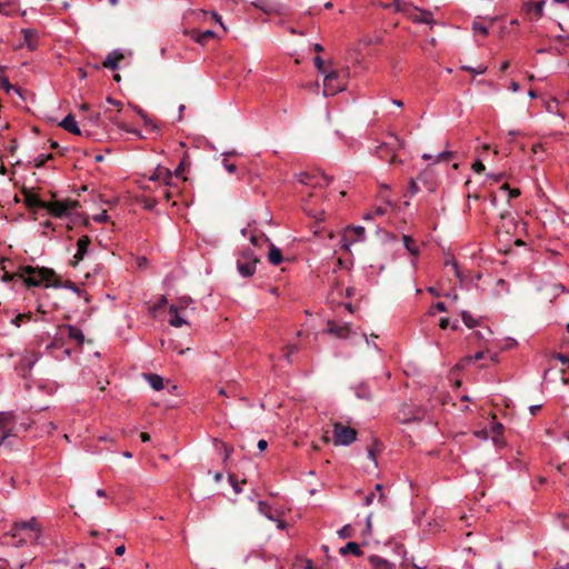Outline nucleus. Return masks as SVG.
Wrapping results in <instances>:
<instances>
[{
  "mask_svg": "<svg viewBox=\"0 0 569 569\" xmlns=\"http://www.w3.org/2000/svg\"><path fill=\"white\" fill-rule=\"evenodd\" d=\"M355 395L358 399L365 400V401H371L372 400V391L371 388L367 382H360L357 386L353 387Z\"/></svg>",
  "mask_w": 569,
  "mask_h": 569,
  "instance_id": "nucleus-28",
  "label": "nucleus"
},
{
  "mask_svg": "<svg viewBox=\"0 0 569 569\" xmlns=\"http://www.w3.org/2000/svg\"><path fill=\"white\" fill-rule=\"evenodd\" d=\"M445 266H451L453 271H455V276L457 278H459V279L462 278V273H461V270H460V267H459V262L456 260V258L453 256H450V257L446 258Z\"/></svg>",
  "mask_w": 569,
  "mask_h": 569,
  "instance_id": "nucleus-44",
  "label": "nucleus"
},
{
  "mask_svg": "<svg viewBox=\"0 0 569 569\" xmlns=\"http://www.w3.org/2000/svg\"><path fill=\"white\" fill-rule=\"evenodd\" d=\"M345 87H346L345 78L341 77V74L338 71L331 70V71L325 73V79H323V96L325 97L335 96L338 92L345 90Z\"/></svg>",
  "mask_w": 569,
  "mask_h": 569,
  "instance_id": "nucleus-6",
  "label": "nucleus"
},
{
  "mask_svg": "<svg viewBox=\"0 0 569 569\" xmlns=\"http://www.w3.org/2000/svg\"><path fill=\"white\" fill-rule=\"evenodd\" d=\"M92 219L98 223H106L109 221V216L107 211L103 210L101 213L93 216Z\"/></svg>",
  "mask_w": 569,
  "mask_h": 569,
  "instance_id": "nucleus-59",
  "label": "nucleus"
},
{
  "mask_svg": "<svg viewBox=\"0 0 569 569\" xmlns=\"http://www.w3.org/2000/svg\"><path fill=\"white\" fill-rule=\"evenodd\" d=\"M339 552L341 556H347L351 553L356 557H360L363 555V551L360 548L359 543L355 541L347 542L343 547L340 548Z\"/></svg>",
  "mask_w": 569,
  "mask_h": 569,
  "instance_id": "nucleus-32",
  "label": "nucleus"
},
{
  "mask_svg": "<svg viewBox=\"0 0 569 569\" xmlns=\"http://www.w3.org/2000/svg\"><path fill=\"white\" fill-rule=\"evenodd\" d=\"M426 410L421 406L412 402H403L397 412V420L400 423L408 425L416 421L423 420Z\"/></svg>",
  "mask_w": 569,
  "mask_h": 569,
  "instance_id": "nucleus-5",
  "label": "nucleus"
},
{
  "mask_svg": "<svg viewBox=\"0 0 569 569\" xmlns=\"http://www.w3.org/2000/svg\"><path fill=\"white\" fill-rule=\"evenodd\" d=\"M545 4V0L526 1L520 8V13L526 20L536 22L542 18Z\"/></svg>",
  "mask_w": 569,
  "mask_h": 569,
  "instance_id": "nucleus-8",
  "label": "nucleus"
},
{
  "mask_svg": "<svg viewBox=\"0 0 569 569\" xmlns=\"http://www.w3.org/2000/svg\"><path fill=\"white\" fill-rule=\"evenodd\" d=\"M486 330H487V335H483V332H481V331H473V332H472V336H473L476 339H478V340H485V341H488V340H489V338L493 335V332H492V330H491L489 327H487V328H486Z\"/></svg>",
  "mask_w": 569,
  "mask_h": 569,
  "instance_id": "nucleus-55",
  "label": "nucleus"
},
{
  "mask_svg": "<svg viewBox=\"0 0 569 569\" xmlns=\"http://www.w3.org/2000/svg\"><path fill=\"white\" fill-rule=\"evenodd\" d=\"M11 538L10 545L20 548L27 545H37L42 536V527L36 517L29 520L16 521L7 533Z\"/></svg>",
  "mask_w": 569,
  "mask_h": 569,
  "instance_id": "nucleus-1",
  "label": "nucleus"
},
{
  "mask_svg": "<svg viewBox=\"0 0 569 569\" xmlns=\"http://www.w3.org/2000/svg\"><path fill=\"white\" fill-rule=\"evenodd\" d=\"M14 415L12 411L0 412V445H2L7 438L13 436L12 428L9 426L13 425Z\"/></svg>",
  "mask_w": 569,
  "mask_h": 569,
  "instance_id": "nucleus-15",
  "label": "nucleus"
},
{
  "mask_svg": "<svg viewBox=\"0 0 569 569\" xmlns=\"http://www.w3.org/2000/svg\"><path fill=\"white\" fill-rule=\"evenodd\" d=\"M253 7L263 11L264 13L267 14H272V13H276V14H279V16H284L288 13V9L286 6L279 3V2H276V1H271V0H254L252 2Z\"/></svg>",
  "mask_w": 569,
  "mask_h": 569,
  "instance_id": "nucleus-12",
  "label": "nucleus"
},
{
  "mask_svg": "<svg viewBox=\"0 0 569 569\" xmlns=\"http://www.w3.org/2000/svg\"><path fill=\"white\" fill-rule=\"evenodd\" d=\"M357 433L355 428L337 422L333 426V442L338 446H349L357 440Z\"/></svg>",
  "mask_w": 569,
  "mask_h": 569,
  "instance_id": "nucleus-7",
  "label": "nucleus"
},
{
  "mask_svg": "<svg viewBox=\"0 0 569 569\" xmlns=\"http://www.w3.org/2000/svg\"><path fill=\"white\" fill-rule=\"evenodd\" d=\"M24 203L29 209H44L47 207V201L32 192L24 193Z\"/></svg>",
  "mask_w": 569,
  "mask_h": 569,
  "instance_id": "nucleus-26",
  "label": "nucleus"
},
{
  "mask_svg": "<svg viewBox=\"0 0 569 569\" xmlns=\"http://www.w3.org/2000/svg\"><path fill=\"white\" fill-rule=\"evenodd\" d=\"M298 182L312 186V187H323L329 186L332 181V177L326 174L325 172L311 173V172H300L297 174Z\"/></svg>",
  "mask_w": 569,
  "mask_h": 569,
  "instance_id": "nucleus-9",
  "label": "nucleus"
},
{
  "mask_svg": "<svg viewBox=\"0 0 569 569\" xmlns=\"http://www.w3.org/2000/svg\"><path fill=\"white\" fill-rule=\"evenodd\" d=\"M433 20L432 18V13L430 11H421V13L419 14V17L415 18V22H419V23H431Z\"/></svg>",
  "mask_w": 569,
  "mask_h": 569,
  "instance_id": "nucleus-49",
  "label": "nucleus"
},
{
  "mask_svg": "<svg viewBox=\"0 0 569 569\" xmlns=\"http://www.w3.org/2000/svg\"><path fill=\"white\" fill-rule=\"evenodd\" d=\"M500 218H501L502 221H508L509 223H511L513 226V228H516L515 218L512 217L510 211L502 212L500 214Z\"/></svg>",
  "mask_w": 569,
  "mask_h": 569,
  "instance_id": "nucleus-62",
  "label": "nucleus"
},
{
  "mask_svg": "<svg viewBox=\"0 0 569 569\" xmlns=\"http://www.w3.org/2000/svg\"><path fill=\"white\" fill-rule=\"evenodd\" d=\"M142 377L144 378V380L148 381V383L153 390L160 391L164 388L163 378L161 376L149 372L142 373Z\"/></svg>",
  "mask_w": 569,
  "mask_h": 569,
  "instance_id": "nucleus-30",
  "label": "nucleus"
},
{
  "mask_svg": "<svg viewBox=\"0 0 569 569\" xmlns=\"http://www.w3.org/2000/svg\"><path fill=\"white\" fill-rule=\"evenodd\" d=\"M480 17H477L473 22H472V30L475 32H479L480 34H482L483 37H488L489 36V28L487 26H485L483 23H481L479 21Z\"/></svg>",
  "mask_w": 569,
  "mask_h": 569,
  "instance_id": "nucleus-43",
  "label": "nucleus"
},
{
  "mask_svg": "<svg viewBox=\"0 0 569 569\" xmlns=\"http://www.w3.org/2000/svg\"><path fill=\"white\" fill-rule=\"evenodd\" d=\"M461 69L472 74H483L487 71V67L483 64H480L477 68L470 66H462Z\"/></svg>",
  "mask_w": 569,
  "mask_h": 569,
  "instance_id": "nucleus-51",
  "label": "nucleus"
},
{
  "mask_svg": "<svg viewBox=\"0 0 569 569\" xmlns=\"http://www.w3.org/2000/svg\"><path fill=\"white\" fill-rule=\"evenodd\" d=\"M180 311H182V310L179 309L178 305H171L169 307L170 318H169L168 322L170 326H172L174 328H180L183 325H189V322L180 316Z\"/></svg>",
  "mask_w": 569,
  "mask_h": 569,
  "instance_id": "nucleus-21",
  "label": "nucleus"
},
{
  "mask_svg": "<svg viewBox=\"0 0 569 569\" xmlns=\"http://www.w3.org/2000/svg\"><path fill=\"white\" fill-rule=\"evenodd\" d=\"M151 181H161L162 184L171 186L172 181V171L162 166H158L152 174L149 177Z\"/></svg>",
  "mask_w": 569,
  "mask_h": 569,
  "instance_id": "nucleus-20",
  "label": "nucleus"
},
{
  "mask_svg": "<svg viewBox=\"0 0 569 569\" xmlns=\"http://www.w3.org/2000/svg\"><path fill=\"white\" fill-rule=\"evenodd\" d=\"M402 240L405 248L411 256L418 257L420 254V249L411 236L403 234Z\"/></svg>",
  "mask_w": 569,
  "mask_h": 569,
  "instance_id": "nucleus-36",
  "label": "nucleus"
},
{
  "mask_svg": "<svg viewBox=\"0 0 569 569\" xmlns=\"http://www.w3.org/2000/svg\"><path fill=\"white\" fill-rule=\"evenodd\" d=\"M259 511L270 520H276L272 507L266 501H259Z\"/></svg>",
  "mask_w": 569,
  "mask_h": 569,
  "instance_id": "nucleus-41",
  "label": "nucleus"
},
{
  "mask_svg": "<svg viewBox=\"0 0 569 569\" xmlns=\"http://www.w3.org/2000/svg\"><path fill=\"white\" fill-rule=\"evenodd\" d=\"M187 34L197 43L201 46H206L210 40L217 37L216 32L212 30L201 31L199 29H191L187 32Z\"/></svg>",
  "mask_w": 569,
  "mask_h": 569,
  "instance_id": "nucleus-19",
  "label": "nucleus"
},
{
  "mask_svg": "<svg viewBox=\"0 0 569 569\" xmlns=\"http://www.w3.org/2000/svg\"><path fill=\"white\" fill-rule=\"evenodd\" d=\"M338 535L341 539H347L352 536V529L350 525L343 526L341 529H339Z\"/></svg>",
  "mask_w": 569,
  "mask_h": 569,
  "instance_id": "nucleus-58",
  "label": "nucleus"
},
{
  "mask_svg": "<svg viewBox=\"0 0 569 569\" xmlns=\"http://www.w3.org/2000/svg\"><path fill=\"white\" fill-rule=\"evenodd\" d=\"M24 44L29 50H36L38 46V36L34 29H22Z\"/></svg>",
  "mask_w": 569,
  "mask_h": 569,
  "instance_id": "nucleus-31",
  "label": "nucleus"
},
{
  "mask_svg": "<svg viewBox=\"0 0 569 569\" xmlns=\"http://www.w3.org/2000/svg\"><path fill=\"white\" fill-rule=\"evenodd\" d=\"M383 489H385L383 485H381V483H377V485L375 486V491H373V492H378V493H379V495H378V501H379L380 503H382V505H386V503H387V497H386V495L383 493Z\"/></svg>",
  "mask_w": 569,
  "mask_h": 569,
  "instance_id": "nucleus-54",
  "label": "nucleus"
},
{
  "mask_svg": "<svg viewBox=\"0 0 569 569\" xmlns=\"http://www.w3.org/2000/svg\"><path fill=\"white\" fill-rule=\"evenodd\" d=\"M223 448V461L226 462L233 453V447L222 442Z\"/></svg>",
  "mask_w": 569,
  "mask_h": 569,
  "instance_id": "nucleus-60",
  "label": "nucleus"
},
{
  "mask_svg": "<svg viewBox=\"0 0 569 569\" xmlns=\"http://www.w3.org/2000/svg\"><path fill=\"white\" fill-rule=\"evenodd\" d=\"M456 152L453 151H442V152H439L437 154V162H440V161H449L453 158H456Z\"/></svg>",
  "mask_w": 569,
  "mask_h": 569,
  "instance_id": "nucleus-53",
  "label": "nucleus"
},
{
  "mask_svg": "<svg viewBox=\"0 0 569 569\" xmlns=\"http://www.w3.org/2000/svg\"><path fill=\"white\" fill-rule=\"evenodd\" d=\"M228 480L236 493H240L242 491V488L240 487V482L238 481V478L234 473L229 472Z\"/></svg>",
  "mask_w": 569,
  "mask_h": 569,
  "instance_id": "nucleus-50",
  "label": "nucleus"
},
{
  "mask_svg": "<svg viewBox=\"0 0 569 569\" xmlns=\"http://www.w3.org/2000/svg\"><path fill=\"white\" fill-rule=\"evenodd\" d=\"M19 9L18 0H10L6 2L0 1V13L3 16H13Z\"/></svg>",
  "mask_w": 569,
  "mask_h": 569,
  "instance_id": "nucleus-34",
  "label": "nucleus"
},
{
  "mask_svg": "<svg viewBox=\"0 0 569 569\" xmlns=\"http://www.w3.org/2000/svg\"><path fill=\"white\" fill-rule=\"evenodd\" d=\"M178 193V190H173V186L161 184L159 187V197L164 199L166 201H170L174 194Z\"/></svg>",
  "mask_w": 569,
  "mask_h": 569,
  "instance_id": "nucleus-37",
  "label": "nucleus"
},
{
  "mask_svg": "<svg viewBox=\"0 0 569 569\" xmlns=\"http://www.w3.org/2000/svg\"><path fill=\"white\" fill-rule=\"evenodd\" d=\"M62 203L66 207L67 214L70 212V210L76 209L80 206L78 200H72V199L62 200Z\"/></svg>",
  "mask_w": 569,
  "mask_h": 569,
  "instance_id": "nucleus-57",
  "label": "nucleus"
},
{
  "mask_svg": "<svg viewBox=\"0 0 569 569\" xmlns=\"http://www.w3.org/2000/svg\"><path fill=\"white\" fill-rule=\"evenodd\" d=\"M268 260L272 266H279L283 261V256L281 250L276 247L273 243H270Z\"/></svg>",
  "mask_w": 569,
  "mask_h": 569,
  "instance_id": "nucleus-33",
  "label": "nucleus"
},
{
  "mask_svg": "<svg viewBox=\"0 0 569 569\" xmlns=\"http://www.w3.org/2000/svg\"><path fill=\"white\" fill-rule=\"evenodd\" d=\"M0 86L7 93L13 90L17 94L21 96V89L12 86L9 78L6 76H0Z\"/></svg>",
  "mask_w": 569,
  "mask_h": 569,
  "instance_id": "nucleus-40",
  "label": "nucleus"
},
{
  "mask_svg": "<svg viewBox=\"0 0 569 569\" xmlns=\"http://www.w3.org/2000/svg\"><path fill=\"white\" fill-rule=\"evenodd\" d=\"M32 319V312H23L18 313L14 318L11 319V323L17 328L21 327V325L26 321H30Z\"/></svg>",
  "mask_w": 569,
  "mask_h": 569,
  "instance_id": "nucleus-42",
  "label": "nucleus"
},
{
  "mask_svg": "<svg viewBox=\"0 0 569 569\" xmlns=\"http://www.w3.org/2000/svg\"><path fill=\"white\" fill-rule=\"evenodd\" d=\"M124 58L123 53L119 50L111 51L106 59L102 61V67L117 70L119 68V62Z\"/></svg>",
  "mask_w": 569,
  "mask_h": 569,
  "instance_id": "nucleus-23",
  "label": "nucleus"
},
{
  "mask_svg": "<svg viewBox=\"0 0 569 569\" xmlns=\"http://www.w3.org/2000/svg\"><path fill=\"white\" fill-rule=\"evenodd\" d=\"M18 149V141L17 139H11L9 144L7 146L6 150L8 151L9 154H14L16 151Z\"/></svg>",
  "mask_w": 569,
  "mask_h": 569,
  "instance_id": "nucleus-63",
  "label": "nucleus"
},
{
  "mask_svg": "<svg viewBox=\"0 0 569 569\" xmlns=\"http://www.w3.org/2000/svg\"><path fill=\"white\" fill-rule=\"evenodd\" d=\"M326 332L339 339H347L350 336L351 328L349 323L339 325L332 320L327 322Z\"/></svg>",
  "mask_w": 569,
  "mask_h": 569,
  "instance_id": "nucleus-16",
  "label": "nucleus"
},
{
  "mask_svg": "<svg viewBox=\"0 0 569 569\" xmlns=\"http://www.w3.org/2000/svg\"><path fill=\"white\" fill-rule=\"evenodd\" d=\"M460 315H461V320L465 323V326L470 329H473V328L482 325V322H481L482 318L477 319L467 310H462Z\"/></svg>",
  "mask_w": 569,
  "mask_h": 569,
  "instance_id": "nucleus-35",
  "label": "nucleus"
},
{
  "mask_svg": "<svg viewBox=\"0 0 569 569\" xmlns=\"http://www.w3.org/2000/svg\"><path fill=\"white\" fill-rule=\"evenodd\" d=\"M390 141L380 143L376 148V154L379 159L387 161L390 164H395L398 161L397 150L403 147V142L395 133H389Z\"/></svg>",
  "mask_w": 569,
  "mask_h": 569,
  "instance_id": "nucleus-3",
  "label": "nucleus"
},
{
  "mask_svg": "<svg viewBox=\"0 0 569 569\" xmlns=\"http://www.w3.org/2000/svg\"><path fill=\"white\" fill-rule=\"evenodd\" d=\"M51 159H53L52 153H41L34 158L33 166H34V168H41L46 164V162L48 160H51Z\"/></svg>",
  "mask_w": 569,
  "mask_h": 569,
  "instance_id": "nucleus-45",
  "label": "nucleus"
},
{
  "mask_svg": "<svg viewBox=\"0 0 569 569\" xmlns=\"http://www.w3.org/2000/svg\"><path fill=\"white\" fill-rule=\"evenodd\" d=\"M67 343L64 333L60 331V326L57 329V333L53 336L52 341L46 347V352L52 356L57 360H62V357L58 353Z\"/></svg>",
  "mask_w": 569,
  "mask_h": 569,
  "instance_id": "nucleus-14",
  "label": "nucleus"
},
{
  "mask_svg": "<svg viewBox=\"0 0 569 569\" xmlns=\"http://www.w3.org/2000/svg\"><path fill=\"white\" fill-rule=\"evenodd\" d=\"M38 360L39 355L37 352L26 351L16 363L14 370L20 377L27 378Z\"/></svg>",
  "mask_w": 569,
  "mask_h": 569,
  "instance_id": "nucleus-10",
  "label": "nucleus"
},
{
  "mask_svg": "<svg viewBox=\"0 0 569 569\" xmlns=\"http://www.w3.org/2000/svg\"><path fill=\"white\" fill-rule=\"evenodd\" d=\"M368 561L371 566V569H395L396 565L388 561L387 559L378 556L371 555L368 557Z\"/></svg>",
  "mask_w": 569,
  "mask_h": 569,
  "instance_id": "nucleus-25",
  "label": "nucleus"
},
{
  "mask_svg": "<svg viewBox=\"0 0 569 569\" xmlns=\"http://www.w3.org/2000/svg\"><path fill=\"white\" fill-rule=\"evenodd\" d=\"M299 350V347L297 345H287L283 349V357L286 358V360L291 363L292 360H291V356L296 352H298Z\"/></svg>",
  "mask_w": 569,
  "mask_h": 569,
  "instance_id": "nucleus-48",
  "label": "nucleus"
},
{
  "mask_svg": "<svg viewBox=\"0 0 569 569\" xmlns=\"http://www.w3.org/2000/svg\"><path fill=\"white\" fill-rule=\"evenodd\" d=\"M87 120L94 127H100L102 124L101 113L92 112L88 116Z\"/></svg>",
  "mask_w": 569,
  "mask_h": 569,
  "instance_id": "nucleus-52",
  "label": "nucleus"
},
{
  "mask_svg": "<svg viewBox=\"0 0 569 569\" xmlns=\"http://www.w3.org/2000/svg\"><path fill=\"white\" fill-rule=\"evenodd\" d=\"M129 106L142 118L146 127L150 126L153 130L158 129L157 124H154L149 119L148 114L146 113V111L143 109H141L139 106L132 104V103H129Z\"/></svg>",
  "mask_w": 569,
  "mask_h": 569,
  "instance_id": "nucleus-38",
  "label": "nucleus"
},
{
  "mask_svg": "<svg viewBox=\"0 0 569 569\" xmlns=\"http://www.w3.org/2000/svg\"><path fill=\"white\" fill-rule=\"evenodd\" d=\"M486 169L485 164L482 163L481 160H476L473 163H472V170L477 173H481L483 172Z\"/></svg>",
  "mask_w": 569,
  "mask_h": 569,
  "instance_id": "nucleus-64",
  "label": "nucleus"
},
{
  "mask_svg": "<svg viewBox=\"0 0 569 569\" xmlns=\"http://www.w3.org/2000/svg\"><path fill=\"white\" fill-rule=\"evenodd\" d=\"M365 238L366 230L362 226H348L341 237V247L348 249L355 242L363 241Z\"/></svg>",
  "mask_w": 569,
  "mask_h": 569,
  "instance_id": "nucleus-11",
  "label": "nucleus"
},
{
  "mask_svg": "<svg viewBox=\"0 0 569 569\" xmlns=\"http://www.w3.org/2000/svg\"><path fill=\"white\" fill-rule=\"evenodd\" d=\"M302 209L307 216L315 219L316 224L325 220L326 211L323 209L312 208L309 201H305Z\"/></svg>",
  "mask_w": 569,
  "mask_h": 569,
  "instance_id": "nucleus-27",
  "label": "nucleus"
},
{
  "mask_svg": "<svg viewBox=\"0 0 569 569\" xmlns=\"http://www.w3.org/2000/svg\"><path fill=\"white\" fill-rule=\"evenodd\" d=\"M60 331L64 333L67 341H73L76 346L81 350L86 338L83 331L79 327L64 323L60 326Z\"/></svg>",
  "mask_w": 569,
  "mask_h": 569,
  "instance_id": "nucleus-13",
  "label": "nucleus"
},
{
  "mask_svg": "<svg viewBox=\"0 0 569 569\" xmlns=\"http://www.w3.org/2000/svg\"><path fill=\"white\" fill-rule=\"evenodd\" d=\"M158 204V198H144L143 200V208L148 211H152L156 206Z\"/></svg>",
  "mask_w": 569,
  "mask_h": 569,
  "instance_id": "nucleus-56",
  "label": "nucleus"
},
{
  "mask_svg": "<svg viewBox=\"0 0 569 569\" xmlns=\"http://www.w3.org/2000/svg\"><path fill=\"white\" fill-rule=\"evenodd\" d=\"M503 431L505 426L501 422L497 421L496 418L493 417V420L490 423V429L488 430V432L491 435V439L495 446L498 448L503 447L506 445V441L503 439Z\"/></svg>",
  "mask_w": 569,
  "mask_h": 569,
  "instance_id": "nucleus-18",
  "label": "nucleus"
},
{
  "mask_svg": "<svg viewBox=\"0 0 569 569\" xmlns=\"http://www.w3.org/2000/svg\"><path fill=\"white\" fill-rule=\"evenodd\" d=\"M258 262L259 258L250 248L243 249L237 259V270L241 277L250 278L254 274Z\"/></svg>",
  "mask_w": 569,
  "mask_h": 569,
  "instance_id": "nucleus-4",
  "label": "nucleus"
},
{
  "mask_svg": "<svg viewBox=\"0 0 569 569\" xmlns=\"http://www.w3.org/2000/svg\"><path fill=\"white\" fill-rule=\"evenodd\" d=\"M167 303H168V299H167V297H166V296H163V295H162V296H161V297H160V298H159V299L153 303V306H151V307H150V309H149V310H150V312H151V313H154V312H157V311L161 310L163 307H166V306H167Z\"/></svg>",
  "mask_w": 569,
  "mask_h": 569,
  "instance_id": "nucleus-47",
  "label": "nucleus"
},
{
  "mask_svg": "<svg viewBox=\"0 0 569 569\" xmlns=\"http://www.w3.org/2000/svg\"><path fill=\"white\" fill-rule=\"evenodd\" d=\"M236 154H237L236 151H229V152L222 153V156L224 157L222 160V166L229 173L237 172V166L228 160V157L236 156Z\"/></svg>",
  "mask_w": 569,
  "mask_h": 569,
  "instance_id": "nucleus-39",
  "label": "nucleus"
},
{
  "mask_svg": "<svg viewBox=\"0 0 569 569\" xmlns=\"http://www.w3.org/2000/svg\"><path fill=\"white\" fill-rule=\"evenodd\" d=\"M18 277L21 278L27 288L51 287V282L57 278L53 269L47 267L22 266L19 268Z\"/></svg>",
  "mask_w": 569,
  "mask_h": 569,
  "instance_id": "nucleus-2",
  "label": "nucleus"
},
{
  "mask_svg": "<svg viewBox=\"0 0 569 569\" xmlns=\"http://www.w3.org/2000/svg\"><path fill=\"white\" fill-rule=\"evenodd\" d=\"M51 287L52 288H66V289H69L73 292H76L77 295H82V293H86L84 290L80 289L73 281L71 280H66V281H61L60 279H58V277L56 279H53V281L51 282Z\"/></svg>",
  "mask_w": 569,
  "mask_h": 569,
  "instance_id": "nucleus-29",
  "label": "nucleus"
},
{
  "mask_svg": "<svg viewBox=\"0 0 569 569\" xmlns=\"http://www.w3.org/2000/svg\"><path fill=\"white\" fill-rule=\"evenodd\" d=\"M52 217L63 218L67 214L66 207L62 201H47V207L44 208Z\"/></svg>",
  "mask_w": 569,
  "mask_h": 569,
  "instance_id": "nucleus-24",
  "label": "nucleus"
},
{
  "mask_svg": "<svg viewBox=\"0 0 569 569\" xmlns=\"http://www.w3.org/2000/svg\"><path fill=\"white\" fill-rule=\"evenodd\" d=\"M191 302L192 299L190 297H181L178 299L176 305L179 306V309L184 310Z\"/></svg>",
  "mask_w": 569,
  "mask_h": 569,
  "instance_id": "nucleus-61",
  "label": "nucleus"
},
{
  "mask_svg": "<svg viewBox=\"0 0 569 569\" xmlns=\"http://www.w3.org/2000/svg\"><path fill=\"white\" fill-rule=\"evenodd\" d=\"M91 244V239L87 234H82L77 241V252L73 256V261L71 264L76 267L81 260H83L84 256L88 253L89 247Z\"/></svg>",
  "mask_w": 569,
  "mask_h": 569,
  "instance_id": "nucleus-17",
  "label": "nucleus"
},
{
  "mask_svg": "<svg viewBox=\"0 0 569 569\" xmlns=\"http://www.w3.org/2000/svg\"><path fill=\"white\" fill-rule=\"evenodd\" d=\"M188 166V160H187V156H184L181 161L179 162L178 167L174 169V171L172 172V178L176 177V178H182V173L186 169V167Z\"/></svg>",
  "mask_w": 569,
  "mask_h": 569,
  "instance_id": "nucleus-46",
  "label": "nucleus"
},
{
  "mask_svg": "<svg viewBox=\"0 0 569 569\" xmlns=\"http://www.w3.org/2000/svg\"><path fill=\"white\" fill-rule=\"evenodd\" d=\"M59 126L64 129L66 131L72 133V134H76V136H81L82 134V131L78 124V122L76 121L74 117L69 113L67 114L62 120L61 122L59 123Z\"/></svg>",
  "mask_w": 569,
  "mask_h": 569,
  "instance_id": "nucleus-22",
  "label": "nucleus"
}]
</instances>
